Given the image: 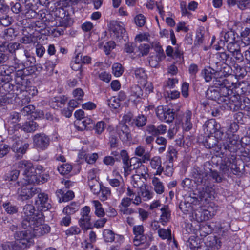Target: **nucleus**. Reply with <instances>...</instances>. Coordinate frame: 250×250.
Returning a JSON list of instances; mask_svg holds the SVG:
<instances>
[{
	"label": "nucleus",
	"instance_id": "obj_48",
	"mask_svg": "<svg viewBox=\"0 0 250 250\" xmlns=\"http://www.w3.org/2000/svg\"><path fill=\"white\" fill-rule=\"evenodd\" d=\"M231 164V161L229 158L225 157L223 160H222L220 168L224 173H226L229 171Z\"/></svg>",
	"mask_w": 250,
	"mask_h": 250
},
{
	"label": "nucleus",
	"instance_id": "obj_42",
	"mask_svg": "<svg viewBox=\"0 0 250 250\" xmlns=\"http://www.w3.org/2000/svg\"><path fill=\"white\" fill-rule=\"evenodd\" d=\"M234 40V34L232 31H222L221 33V42H231Z\"/></svg>",
	"mask_w": 250,
	"mask_h": 250
},
{
	"label": "nucleus",
	"instance_id": "obj_60",
	"mask_svg": "<svg viewBox=\"0 0 250 250\" xmlns=\"http://www.w3.org/2000/svg\"><path fill=\"white\" fill-rule=\"evenodd\" d=\"M201 74L207 82H210L212 79L213 73L208 69L205 68L202 70Z\"/></svg>",
	"mask_w": 250,
	"mask_h": 250
},
{
	"label": "nucleus",
	"instance_id": "obj_61",
	"mask_svg": "<svg viewBox=\"0 0 250 250\" xmlns=\"http://www.w3.org/2000/svg\"><path fill=\"white\" fill-rule=\"evenodd\" d=\"M19 175V171L18 170H13L7 174L6 180L10 181H16Z\"/></svg>",
	"mask_w": 250,
	"mask_h": 250
},
{
	"label": "nucleus",
	"instance_id": "obj_13",
	"mask_svg": "<svg viewBox=\"0 0 250 250\" xmlns=\"http://www.w3.org/2000/svg\"><path fill=\"white\" fill-rule=\"evenodd\" d=\"M217 142L215 137L209 135H208L203 141L204 145L207 148H214V150L217 153H218L220 157L223 158L226 155V152L227 151H225L224 146L222 148L221 146H216Z\"/></svg>",
	"mask_w": 250,
	"mask_h": 250
},
{
	"label": "nucleus",
	"instance_id": "obj_16",
	"mask_svg": "<svg viewBox=\"0 0 250 250\" xmlns=\"http://www.w3.org/2000/svg\"><path fill=\"white\" fill-rule=\"evenodd\" d=\"M29 184L23 186L21 188L18 189V193L22 200H27L38 194L40 191V189L32 187Z\"/></svg>",
	"mask_w": 250,
	"mask_h": 250
},
{
	"label": "nucleus",
	"instance_id": "obj_59",
	"mask_svg": "<svg viewBox=\"0 0 250 250\" xmlns=\"http://www.w3.org/2000/svg\"><path fill=\"white\" fill-rule=\"evenodd\" d=\"M134 21L138 26L142 27L146 23V18L143 14H140L135 16Z\"/></svg>",
	"mask_w": 250,
	"mask_h": 250
},
{
	"label": "nucleus",
	"instance_id": "obj_29",
	"mask_svg": "<svg viewBox=\"0 0 250 250\" xmlns=\"http://www.w3.org/2000/svg\"><path fill=\"white\" fill-rule=\"evenodd\" d=\"M146 149L144 146H138L134 150V154L138 157H142V159L139 160L141 163H146L150 160L151 157L150 154L148 152H145Z\"/></svg>",
	"mask_w": 250,
	"mask_h": 250
},
{
	"label": "nucleus",
	"instance_id": "obj_35",
	"mask_svg": "<svg viewBox=\"0 0 250 250\" xmlns=\"http://www.w3.org/2000/svg\"><path fill=\"white\" fill-rule=\"evenodd\" d=\"M161 211L162 214L160 216V221L163 226H165L170 218V211L167 206H164L162 208Z\"/></svg>",
	"mask_w": 250,
	"mask_h": 250
},
{
	"label": "nucleus",
	"instance_id": "obj_20",
	"mask_svg": "<svg viewBox=\"0 0 250 250\" xmlns=\"http://www.w3.org/2000/svg\"><path fill=\"white\" fill-rule=\"evenodd\" d=\"M109 28L118 38L124 35L125 33L124 24L117 21H111L109 24Z\"/></svg>",
	"mask_w": 250,
	"mask_h": 250
},
{
	"label": "nucleus",
	"instance_id": "obj_18",
	"mask_svg": "<svg viewBox=\"0 0 250 250\" xmlns=\"http://www.w3.org/2000/svg\"><path fill=\"white\" fill-rule=\"evenodd\" d=\"M116 132L123 143L131 139V135L128 126L125 123H120L116 127Z\"/></svg>",
	"mask_w": 250,
	"mask_h": 250
},
{
	"label": "nucleus",
	"instance_id": "obj_54",
	"mask_svg": "<svg viewBox=\"0 0 250 250\" xmlns=\"http://www.w3.org/2000/svg\"><path fill=\"white\" fill-rule=\"evenodd\" d=\"M105 125L104 121L98 122L94 126L95 133L97 135L101 134L105 129Z\"/></svg>",
	"mask_w": 250,
	"mask_h": 250
},
{
	"label": "nucleus",
	"instance_id": "obj_45",
	"mask_svg": "<svg viewBox=\"0 0 250 250\" xmlns=\"http://www.w3.org/2000/svg\"><path fill=\"white\" fill-rule=\"evenodd\" d=\"M2 250H21L17 242H6L1 245Z\"/></svg>",
	"mask_w": 250,
	"mask_h": 250
},
{
	"label": "nucleus",
	"instance_id": "obj_46",
	"mask_svg": "<svg viewBox=\"0 0 250 250\" xmlns=\"http://www.w3.org/2000/svg\"><path fill=\"white\" fill-rule=\"evenodd\" d=\"M72 169V166L69 164H63L58 167L59 173L63 175L68 174Z\"/></svg>",
	"mask_w": 250,
	"mask_h": 250
},
{
	"label": "nucleus",
	"instance_id": "obj_38",
	"mask_svg": "<svg viewBox=\"0 0 250 250\" xmlns=\"http://www.w3.org/2000/svg\"><path fill=\"white\" fill-rule=\"evenodd\" d=\"M135 77L140 83L145 84L146 79L147 75L144 69L141 68H137L134 72Z\"/></svg>",
	"mask_w": 250,
	"mask_h": 250
},
{
	"label": "nucleus",
	"instance_id": "obj_15",
	"mask_svg": "<svg viewBox=\"0 0 250 250\" xmlns=\"http://www.w3.org/2000/svg\"><path fill=\"white\" fill-rule=\"evenodd\" d=\"M134 238L133 243L135 246H139L141 244L144 243L146 239V236L144 235V227L142 225H135L132 228Z\"/></svg>",
	"mask_w": 250,
	"mask_h": 250
},
{
	"label": "nucleus",
	"instance_id": "obj_6",
	"mask_svg": "<svg viewBox=\"0 0 250 250\" xmlns=\"http://www.w3.org/2000/svg\"><path fill=\"white\" fill-rule=\"evenodd\" d=\"M42 219L39 217L33 222V224H30L27 229H30L32 236L40 237L50 232V226L47 224H42Z\"/></svg>",
	"mask_w": 250,
	"mask_h": 250
},
{
	"label": "nucleus",
	"instance_id": "obj_64",
	"mask_svg": "<svg viewBox=\"0 0 250 250\" xmlns=\"http://www.w3.org/2000/svg\"><path fill=\"white\" fill-rule=\"evenodd\" d=\"M80 229L77 226H72L65 231L66 235H78L81 233Z\"/></svg>",
	"mask_w": 250,
	"mask_h": 250
},
{
	"label": "nucleus",
	"instance_id": "obj_36",
	"mask_svg": "<svg viewBox=\"0 0 250 250\" xmlns=\"http://www.w3.org/2000/svg\"><path fill=\"white\" fill-rule=\"evenodd\" d=\"M200 170H202V169ZM202 171L208 174L207 177L204 176V179L208 180L209 178L210 177L216 183H220L222 182V177L217 171L211 169H210L209 171L208 172H205L204 170H202Z\"/></svg>",
	"mask_w": 250,
	"mask_h": 250
},
{
	"label": "nucleus",
	"instance_id": "obj_22",
	"mask_svg": "<svg viewBox=\"0 0 250 250\" xmlns=\"http://www.w3.org/2000/svg\"><path fill=\"white\" fill-rule=\"evenodd\" d=\"M205 133L207 135L213 134L217 129L220 128V125L214 119L207 121L203 126Z\"/></svg>",
	"mask_w": 250,
	"mask_h": 250
},
{
	"label": "nucleus",
	"instance_id": "obj_2",
	"mask_svg": "<svg viewBox=\"0 0 250 250\" xmlns=\"http://www.w3.org/2000/svg\"><path fill=\"white\" fill-rule=\"evenodd\" d=\"M18 167L24 170L23 175L26 184H39L46 182L49 178V175L47 173L40 174H32L34 170L33 165L29 161L22 160L18 164Z\"/></svg>",
	"mask_w": 250,
	"mask_h": 250
},
{
	"label": "nucleus",
	"instance_id": "obj_26",
	"mask_svg": "<svg viewBox=\"0 0 250 250\" xmlns=\"http://www.w3.org/2000/svg\"><path fill=\"white\" fill-rule=\"evenodd\" d=\"M149 161H150V166L151 168L156 170L154 175H160L164 170L161 157L158 156H154Z\"/></svg>",
	"mask_w": 250,
	"mask_h": 250
},
{
	"label": "nucleus",
	"instance_id": "obj_53",
	"mask_svg": "<svg viewBox=\"0 0 250 250\" xmlns=\"http://www.w3.org/2000/svg\"><path fill=\"white\" fill-rule=\"evenodd\" d=\"M187 246L190 249L193 250L199 247L198 239L195 236H190L186 242Z\"/></svg>",
	"mask_w": 250,
	"mask_h": 250
},
{
	"label": "nucleus",
	"instance_id": "obj_14",
	"mask_svg": "<svg viewBox=\"0 0 250 250\" xmlns=\"http://www.w3.org/2000/svg\"><path fill=\"white\" fill-rule=\"evenodd\" d=\"M90 208L85 206L82 208L81 212V218L79 220V224L83 229L88 230L91 228V216L90 215Z\"/></svg>",
	"mask_w": 250,
	"mask_h": 250
},
{
	"label": "nucleus",
	"instance_id": "obj_9",
	"mask_svg": "<svg viewBox=\"0 0 250 250\" xmlns=\"http://www.w3.org/2000/svg\"><path fill=\"white\" fill-rule=\"evenodd\" d=\"M123 168L124 171V176L127 177L130 174V172L132 169H137L138 172L140 170L143 169L145 170V173H146V170L147 168L144 166L142 165L141 161L136 158H132L130 161L129 160L123 161Z\"/></svg>",
	"mask_w": 250,
	"mask_h": 250
},
{
	"label": "nucleus",
	"instance_id": "obj_7",
	"mask_svg": "<svg viewBox=\"0 0 250 250\" xmlns=\"http://www.w3.org/2000/svg\"><path fill=\"white\" fill-rule=\"evenodd\" d=\"M29 230L28 229L26 230L16 231L14 234L16 241L19 242L18 246L21 250L29 247L33 244L32 235Z\"/></svg>",
	"mask_w": 250,
	"mask_h": 250
},
{
	"label": "nucleus",
	"instance_id": "obj_33",
	"mask_svg": "<svg viewBox=\"0 0 250 250\" xmlns=\"http://www.w3.org/2000/svg\"><path fill=\"white\" fill-rule=\"evenodd\" d=\"M26 76L22 67L17 70L14 74V80L16 84L23 87V84L25 83Z\"/></svg>",
	"mask_w": 250,
	"mask_h": 250
},
{
	"label": "nucleus",
	"instance_id": "obj_51",
	"mask_svg": "<svg viewBox=\"0 0 250 250\" xmlns=\"http://www.w3.org/2000/svg\"><path fill=\"white\" fill-rule=\"evenodd\" d=\"M124 72L122 65L119 63H115L112 65V73L113 75L118 77L121 76Z\"/></svg>",
	"mask_w": 250,
	"mask_h": 250
},
{
	"label": "nucleus",
	"instance_id": "obj_1",
	"mask_svg": "<svg viewBox=\"0 0 250 250\" xmlns=\"http://www.w3.org/2000/svg\"><path fill=\"white\" fill-rule=\"evenodd\" d=\"M213 84L216 89L209 88L206 92V95L208 99L216 101L219 104H222L223 103H220L221 99H224L225 96L229 92V87L236 86V84L231 83L229 79L225 78H215L213 80Z\"/></svg>",
	"mask_w": 250,
	"mask_h": 250
},
{
	"label": "nucleus",
	"instance_id": "obj_21",
	"mask_svg": "<svg viewBox=\"0 0 250 250\" xmlns=\"http://www.w3.org/2000/svg\"><path fill=\"white\" fill-rule=\"evenodd\" d=\"M107 181L110 186L118 188L116 189L118 195L121 196L125 192V188L123 179L110 178V176H107Z\"/></svg>",
	"mask_w": 250,
	"mask_h": 250
},
{
	"label": "nucleus",
	"instance_id": "obj_12",
	"mask_svg": "<svg viewBox=\"0 0 250 250\" xmlns=\"http://www.w3.org/2000/svg\"><path fill=\"white\" fill-rule=\"evenodd\" d=\"M33 146L38 150H44L49 146L50 138L43 133H37L33 137Z\"/></svg>",
	"mask_w": 250,
	"mask_h": 250
},
{
	"label": "nucleus",
	"instance_id": "obj_24",
	"mask_svg": "<svg viewBox=\"0 0 250 250\" xmlns=\"http://www.w3.org/2000/svg\"><path fill=\"white\" fill-rule=\"evenodd\" d=\"M218 210V207L215 206L214 204H210L209 207H208L207 210H205L202 212V215H203V217H201L198 218L197 217V214L196 213V219L198 222H202L206 220H208L212 218L214 216Z\"/></svg>",
	"mask_w": 250,
	"mask_h": 250
},
{
	"label": "nucleus",
	"instance_id": "obj_47",
	"mask_svg": "<svg viewBox=\"0 0 250 250\" xmlns=\"http://www.w3.org/2000/svg\"><path fill=\"white\" fill-rule=\"evenodd\" d=\"M78 210V206L77 204L74 203L67 206L63 209V213L66 215H70L74 214Z\"/></svg>",
	"mask_w": 250,
	"mask_h": 250
},
{
	"label": "nucleus",
	"instance_id": "obj_63",
	"mask_svg": "<svg viewBox=\"0 0 250 250\" xmlns=\"http://www.w3.org/2000/svg\"><path fill=\"white\" fill-rule=\"evenodd\" d=\"M109 144L112 148H115L118 146V139L113 131L110 132Z\"/></svg>",
	"mask_w": 250,
	"mask_h": 250
},
{
	"label": "nucleus",
	"instance_id": "obj_32",
	"mask_svg": "<svg viewBox=\"0 0 250 250\" xmlns=\"http://www.w3.org/2000/svg\"><path fill=\"white\" fill-rule=\"evenodd\" d=\"M56 195L59 199V202H66L72 200L74 197V193L72 191H68L64 194L62 189H59L56 191Z\"/></svg>",
	"mask_w": 250,
	"mask_h": 250
},
{
	"label": "nucleus",
	"instance_id": "obj_17",
	"mask_svg": "<svg viewBox=\"0 0 250 250\" xmlns=\"http://www.w3.org/2000/svg\"><path fill=\"white\" fill-rule=\"evenodd\" d=\"M29 147V144L24 143L21 140L18 139L13 144L11 149L16 154L17 158H21Z\"/></svg>",
	"mask_w": 250,
	"mask_h": 250
},
{
	"label": "nucleus",
	"instance_id": "obj_44",
	"mask_svg": "<svg viewBox=\"0 0 250 250\" xmlns=\"http://www.w3.org/2000/svg\"><path fill=\"white\" fill-rule=\"evenodd\" d=\"M158 236L163 240H171V233L170 229H159L158 230Z\"/></svg>",
	"mask_w": 250,
	"mask_h": 250
},
{
	"label": "nucleus",
	"instance_id": "obj_5",
	"mask_svg": "<svg viewBox=\"0 0 250 250\" xmlns=\"http://www.w3.org/2000/svg\"><path fill=\"white\" fill-rule=\"evenodd\" d=\"M236 86L229 87L228 90H230L231 92H229L226 94L224 99H221L220 103H223L222 105L224 108L232 110L233 111H236L240 110V109L244 108L245 106L242 105V101L241 99V96L238 94H235L233 91L234 89L237 87Z\"/></svg>",
	"mask_w": 250,
	"mask_h": 250
},
{
	"label": "nucleus",
	"instance_id": "obj_11",
	"mask_svg": "<svg viewBox=\"0 0 250 250\" xmlns=\"http://www.w3.org/2000/svg\"><path fill=\"white\" fill-rule=\"evenodd\" d=\"M156 114L160 120L167 123H171L174 119L173 110L165 107L163 105H159L157 107Z\"/></svg>",
	"mask_w": 250,
	"mask_h": 250
},
{
	"label": "nucleus",
	"instance_id": "obj_49",
	"mask_svg": "<svg viewBox=\"0 0 250 250\" xmlns=\"http://www.w3.org/2000/svg\"><path fill=\"white\" fill-rule=\"evenodd\" d=\"M103 235L104 239L106 242H112L115 239L114 232L109 229H104Z\"/></svg>",
	"mask_w": 250,
	"mask_h": 250
},
{
	"label": "nucleus",
	"instance_id": "obj_4",
	"mask_svg": "<svg viewBox=\"0 0 250 250\" xmlns=\"http://www.w3.org/2000/svg\"><path fill=\"white\" fill-rule=\"evenodd\" d=\"M239 129V125L235 122L231 123L226 131L227 139L223 143L225 151L236 152L239 148V136L235 133Z\"/></svg>",
	"mask_w": 250,
	"mask_h": 250
},
{
	"label": "nucleus",
	"instance_id": "obj_25",
	"mask_svg": "<svg viewBox=\"0 0 250 250\" xmlns=\"http://www.w3.org/2000/svg\"><path fill=\"white\" fill-rule=\"evenodd\" d=\"M167 126L163 124L156 126L153 125H148L146 127V131L153 136L163 135L167 132Z\"/></svg>",
	"mask_w": 250,
	"mask_h": 250
},
{
	"label": "nucleus",
	"instance_id": "obj_34",
	"mask_svg": "<svg viewBox=\"0 0 250 250\" xmlns=\"http://www.w3.org/2000/svg\"><path fill=\"white\" fill-rule=\"evenodd\" d=\"M152 184L154 187V190L157 194H162L164 192V185L158 178L156 177H153Z\"/></svg>",
	"mask_w": 250,
	"mask_h": 250
},
{
	"label": "nucleus",
	"instance_id": "obj_56",
	"mask_svg": "<svg viewBox=\"0 0 250 250\" xmlns=\"http://www.w3.org/2000/svg\"><path fill=\"white\" fill-rule=\"evenodd\" d=\"M24 55L27 59L26 61L23 64V66L28 65H34L35 62V58L34 57L30 55V53L27 51H24Z\"/></svg>",
	"mask_w": 250,
	"mask_h": 250
},
{
	"label": "nucleus",
	"instance_id": "obj_57",
	"mask_svg": "<svg viewBox=\"0 0 250 250\" xmlns=\"http://www.w3.org/2000/svg\"><path fill=\"white\" fill-rule=\"evenodd\" d=\"M177 151L173 146H169L167 152V157L169 163H172L174 158L177 156Z\"/></svg>",
	"mask_w": 250,
	"mask_h": 250
},
{
	"label": "nucleus",
	"instance_id": "obj_43",
	"mask_svg": "<svg viewBox=\"0 0 250 250\" xmlns=\"http://www.w3.org/2000/svg\"><path fill=\"white\" fill-rule=\"evenodd\" d=\"M143 95V91L140 86L138 85L133 86L131 88V97L133 100L135 99L140 98Z\"/></svg>",
	"mask_w": 250,
	"mask_h": 250
},
{
	"label": "nucleus",
	"instance_id": "obj_8",
	"mask_svg": "<svg viewBox=\"0 0 250 250\" xmlns=\"http://www.w3.org/2000/svg\"><path fill=\"white\" fill-rule=\"evenodd\" d=\"M34 212L35 208L32 205L27 204L24 207L22 212L23 220L21 225L24 229H28L30 224H33V222L39 218L35 214Z\"/></svg>",
	"mask_w": 250,
	"mask_h": 250
},
{
	"label": "nucleus",
	"instance_id": "obj_41",
	"mask_svg": "<svg viewBox=\"0 0 250 250\" xmlns=\"http://www.w3.org/2000/svg\"><path fill=\"white\" fill-rule=\"evenodd\" d=\"M92 203L95 208V215L99 217H102L104 216V210L101 203L98 200H93L92 201Z\"/></svg>",
	"mask_w": 250,
	"mask_h": 250
},
{
	"label": "nucleus",
	"instance_id": "obj_19",
	"mask_svg": "<svg viewBox=\"0 0 250 250\" xmlns=\"http://www.w3.org/2000/svg\"><path fill=\"white\" fill-rule=\"evenodd\" d=\"M14 72L12 67L6 65L0 66V82L7 83L11 79V74Z\"/></svg>",
	"mask_w": 250,
	"mask_h": 250
},
{
	"label": "nucleus",
	"instance_id": "obj_39",
	"mask_svg": "<svg viewBox=\"0 0 250 250\" xmlns=\"http://www.w3.org/2000/svg\"><path fill=\"white\" fill-rule=\"evenodd\" d=\"M140 195L142 197L144 201L151 199L153 197V193L151 192L146 186H142L140 188Z\"/></svg>",
	"mask_w": 250,
	"mask_h": 250
},
{
	"label": "nucleus",
	"instance_id": "obj_40",
	"mask_svg": "<svg viewBox=\"0 0 250 250\" xmlns=\"http://www.w3.org/2000/svg\"><path fill=\"white\" fill-rule=\"evenodd\" d=\"M150 45L148 44H140L136 48L135 53H138L137 55L143 56L147 55L149 52Z\"/></svg>",
	"mask_w": 250,
	"mask_h": 250
},
{
	"label": "nucleus",
	"instance_id": "obj_3",
	"mask_svg": "<svg viewBox=\"0 0 250 250\" xmlns=\"http://www.w3.org/2000/svg\"><path fill=\"white\" fill-rule=\"evenodd\" d=\"M193 177L195 183L198 185L202 184V193L201 195V199H205L206 200L208 199H212L214 198L213 194L214 190L213 185L211 184L209 180L204 179V176L207 177L208 174L204 172L200 169L196 168L193 172Z\"/></svg>",
	"mask_w": 250,
	"mask_h": 250
},
{
	"label": "nucleus",
	"instance_id": "obj_58",
	"mask_svg": "<svg viewBox=\"0 0 250 250\" xmlns=\"http://www.w3.org/2000/svg\"><path fill=\"white\" fill-rule=\"evenodd\" d=\"M98 173L99 170L97 169H92L90 170L88 173V183H92L93 181H95L96 183V181H97V177Z\"/></svg>",
	"mask_w": 250,
	"mask_h": 250
},
{
	"label": "nucleus",
	"instance_id": "obj_30",
	"mask_svg": "<svg viewBox=\"0 0 250 250\" xmlns=\"http://www.w3.org/2000/svg\"><path fill=\"white\" fill-rule=\"evenodd\" d=\"M221 242L220 238L216 236H208L205 244L207 247L210 248L211 250H217L221 247Z\"/></svg>",
	"mask_w": 250,
	"mask_h": 250
},
{
	"label": "nucleus",
	"instance_id": "obj_10",
	"mask_svg": "<svg viewBox=\"0 0 250 250\" xmlns=\"http://www.w3.org/2000/svg\"><path fill=\"white\" fill-rule=\"evenodd\" d=\"M243 43L245 45L249 44V43H245L243 41H236L235 40L231 42H229L227 46L228 50L238 62H242L244 59L243 55L241 53V45Z\"/></svg>",
	"mask_w": 250,
	"mask_h": 250
},
{
	"label": "nucleus",
	"instance_id": "obj_55",
	"mask_svg": "<svg viewBox=\"0 0 250 250\" xmlns=\"http://www.w3.org/2000/svg\"><path fill=\"white\" fill-rule=\"evenodd\" d=\"M204 31L199 29L197 30L196 39L194 42L195 45H201L204 42Z\"/></svg>",
	"mask_w": 250,
	"mask_h": 250
},
{
	"label": "nucleus",
	"instance_id": "obj_37",
	"mask_svg": "<svg viewBox=\"0 0 250 250\" xmlns=\"http://www.w3.org/2000/svg\"><path fill=\"white\" fill-rule=\"evenodd\" d=\"M79 158L82 159H84L88 164H94L98 158V154L97 153L86 154L85 152H82L79 155Z\"/></svg>",
	"mask_w": 250,
	"mask_h": 250
},
{
	"label": "nucleus",
	"instance_id": "obj_50",
	"mask_svg": "<svg viewBox=\"0 0 250 250\" xmlns=\"http://www.w3.org/2000/svg\"><path fill=\"white\" fill-rule=\"evenodd\" d=\"M213 134H214L213 136L215 137L217 142L222 141V144L223 146V143L226 142L227 139L226 134H224L223 130L220 127L219 129H217L216 131Z\"/></svg>",
	"mask_w": 250,
	"mask_h": 250
},
{
	"label": "nucleus",
	"instance_id": "obj_52",
	"mask_svg": "<svg viewBox=\"0 0 250 250\" xmlns=\"http://www.w3.org/2000/svg\"><path fill=\"white\" fill-rule=\"evenodd\" d=\"M147 119L146 116L143 115H138L133 122L135 125L138 127L144 126L146 123Z\"/></svg>",
	"mask_w": 250,
	"mask_h": 250
},
{
	"label": "nucleus",
	"instance_id": "obj_28",
	"mask_svg": "<svg viewBox=\"0 0 250 250\" xmlns=\"http://www.w3.org/2000/svg\"><path fill=\"white\" fill-rule=\"evenodd\" d=\"M22 90L23 91V95L25 96L24 98L22 99V103H28L30 101L32 97L37 94L38 91L35 87L29 86L26 87L23 85L22 87Z\"/></svg>",
	"mask_w": 250,
	"mask_h": 250
},
{
	"label": "nucleus",
	"instance_id": "obj_31",
	"mask_svg": "<svg viewBox=\"0 0 250 250\" xmlns=\"http://www.w3.org/2000/svg\"><path fill=\"white\" fill-rule=\"evenodd\" d=\"M38 127V124L34 121L26 122L22 126L19 124L14 125L15 129H18L21 128L22 130L27 132H33L37 129Z\"/></svg>",
	"mask_w": 250,
	"mask_h": 250
},
{
	"label": "nucleus",
	"instance_id": "obj_62",
	"mask_svg": "<svg viewBox=\"0 0 250 250\" xmlns=\"http://www.w3.org/2000/svg\"><path fill=\"white\" fill-rule=\"evenodd\" d=\"M132 200H133L132 198H123L121 200V203L119 206V210L121 209V208H124L129 207L131 204Z\"/></svg>",
	"mask_w": 250,
	"mask_h": 250
},
{
	"label": "nucleus",
	"instance_id": "obj_27",
	"mask_svg": "<svg viewBox=\"0 0 250 250\" xmlns=\"http://www.w3.org/2000/svg\"><path fill=\"white\" fill-rule=\"evenodd\" d=\"M192 112L189 110H187L183 114L181 121L184 129L186 131H189L192 127L191 121Z\"/></svg>",
	"mask_w": 250,
	"mask_h": 250
},
{
	"label": "nucleus",
	"instance_id": "obj_23",
	"mask_svg": "<svg viewBox=\"0 0 250 250\" xmlns=\"http://www.w3.org/2000/svg\"><path fill=\"white\" fill-rule=\"evenodd\" d=\"M38 199L36 200V204L41 208V209L47 210L51 208L48 201V195L44 193H38Z\"/></svg>",
	"mask_w": 250,
	"mask_h": 250
}]
</instances>
